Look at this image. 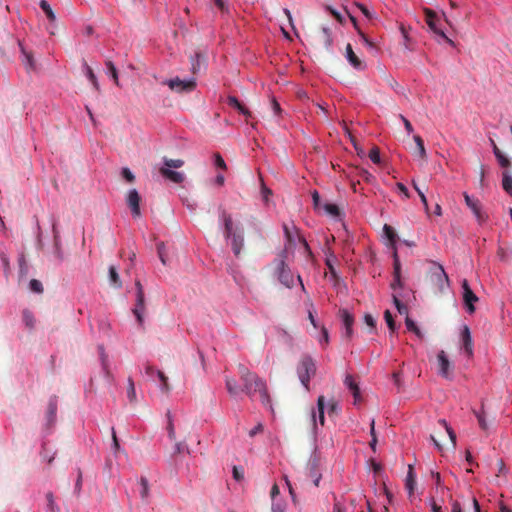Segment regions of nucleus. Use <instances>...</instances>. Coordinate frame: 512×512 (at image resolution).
Instances as JSON below:
<instances>
[{
	"instance_id": "0e129e2a",
	"label": "nucleus",
	"mask_w": 512,
	"mask_h": 512,
	"mask_svg": "<svg viewBox=\"0 0 512 512\" xmlns=\"http://www.w3.org/2000/svg\"><path fill=\"white\" fill-rule=\"evenodd\" d=\"M403 285L402 283V276H394V280L391 284L392 289L401 288Z\"/></svg>"
},
{
	"instance_id": "1a4fd4ad",
	"label": "nucleus",
	"mask_w": 512,
	"mask_h": 512,
	"mask_svg": "<svg viewBox=\"0 0 512 512\" xmlns=\"http://www.w3.org/2000/svg\"><path fill=\"white\" fill-rule=\"evenodd\" d=\"M462 297L466 311L475 312V302L479 301L471 286L466 279L462 280Z\"/></svg>"
},
{
	"instance_id": "a19ab883",
	"label": "nucleus",
	"mask_w": 512,
	"mask_h": 512,
	"mask_svg": "<svg viewBox=\"0 0 512 512\" xmlns=\"http://www.w3.org/2000/svg\"><path fill=\"white\" fill-rule=\"evenodd\" d=\"M413 139L416 144L419 156L425 157L426 149L424 147V140L421 138V136H418V135L414 136Z\"/></svg>"
},
{
	"instance_id": "680f3d73",
	"label": "nucleus",
	"mask_w": 512,
	"mask_h": 512,
	"mask_svg": "<svg viewBox=\"0 0 512 512\" xmlns=\"http://www.w3.org/2000/svg\"><path fill=\"white\" fill-rule=\"evenodd\" d=\"M233 477L236 480H242L244 477L243 469L239 468V466H233Z\"/></svg>"
},
{
	"instance_id": "3c124183",
	"label": "nucleus",
	"mask_w": 512,
	"mask_h": 512,
	"mask_svg": "<svg viewBox=\"0 0 512 512\" xmlns=\"http://www.w3.org/2000/svg\"><path fill=\"white\" fill-rule=\"evenodd\" d=\"M393 257H394V275H402V273H401L402 267H401L400 259H399L396 249H394Z\"/></svg>"
},
{
	"instance_id": "79ce46f5",
	"label": "nucleus",
	"mask_w": 512,
	"mask_h": 512,
	"mask_svg": "<svg viewBox=\"0 0 512 512\" xmlns=\"http://www.w3.org/2000/svg\"><path fill=\"white\" fill-rule=\"evenodd\" d=\"M475 416L478 420V423H479V426L481 427V429H483L484 431H487V429L489 428V424L484 415V411H475Z\"/></svg>"
},
{
	"instance_id": "f8f14e48",
	"label": "nucleus",
	"mask_w": 512,
	"mask_h": 512,
	"mask_svg": "<svg viewBox=\"0 0 512 512\" xmlns=\"http://www.w3.org/2000/svg\"><path fill=\"white\" fill-rule=\"evenodd\" d=\"M127 204L131 210V213L134 217H138L141 215L140 211V201L141 197L137 190H131L127 194L126 198Z\"/></svg>"
},
{
	"instance_id": "4be33fe9",
	"label": "nucleus",
	"mask_w": 512,
	"mask_h": 512,
	"mask_svg": "<svg viewBox=\"0 0 512 512\" xmlns=\"http://www.w3.org/2000/svg\"><path fill=\"white\" fill-rule=\"evenodd\" d=\"M344 384L350 389L355 400H358V398L360 397V389L358 384L355 382L353 376L347 375L344 380Z\"/></svg>"
},
{
	"instance_id": "a18cd8bd",
	"label": "nucleus",
	"mask_w": 512,
	"mask_h": 512,
	"mask_svg": "<svg viewBox=\"0 0 512 512\" xmlns=\"http://www.w3.org/2000/svg\"><path fill=\"white\" fill-rule=\"evenodd\" d=\"M406 326H407L408 330H411L412 332H414L418 337L423 336L422 332L420 331L417 324H415V322L413 320H411V318H409V317H406Z\"/></svg>"
},
{
	"instance_id": "f257e3e1",
	"label": "nucleus",
	"mask_w": 512,
	"mask_h": 512,
	"mask_svg": "<svg viewBox=\"0 0 512 512\" xmlns=\"http://www.w3.org/2000/svg\"><path fill=\"white\" fill-rule=\"evenodd\" d=\"M238 373L242 381L240 387L234 377H226V390L232 397H237L241 391L245 393L250 400L259 398L262 405L269 407L273 411L271 395L268 389V383L257 373L251 372L247 366L239 365Z\"/></svg>"
},
{
	"instance_id": "4468645a",
	"label": "nucleus",
	"mask_w": 512,
	"mask_h": 512,
	"mask_svg": "<svg viewBox=\"0 0 512 512\" xmlns=\"http://www.w3.org/2000/svg\"><path fill=\"white\" fill-rule=\"evenodd\" d=\"M438 366L440 376L444 378L452 377V365L444 351H440L438 354Z\"/></svg>"
},
{
	"instance_id": "bf43d9fd",
	"label": "nucleus",
	"mask_w": 512,
	"mask_h": 512,
	"mask_svg": "<svg viewBox=\"0 0 512 512\" xmlns=\"http://www.w3.org/2000/svg\"><path fill=\"white\" fill-rule=\"evenodd\" d=\"M46 500L48 502V508L49 510L51 511H54L55 510V507H56V504L54 502V495L52 492H48L46 493Z\"/></svg>"
},
{
	"instance_id": "5fc2aeb1",
	"label": "nucleus",
	"mask_w": 512,
	"mask_h": 512,
	"mask_svg": "<svg viewBox=\"0 0 512 512\" xmlns=\"http://www.w3.org/2000/svg\"><path fill=\"white\" fill-rule=\"evenodd\" d=\"M214 160H215L216 167L223 168V169L227 168V164H226L224 158L221 156V154H219V153L214 154Z\"/></svg>"
},
{
	"instance_id": "9d476101",
	"label": "nucleus",
	"mask_w": 512,
	"mask_h": 512,
	"mask_svg": "<svg viewBox=\"0 0 512 512\" xmlns=\"http://www.w3.org/2000/svg\"><path fill=\"white\" fill-rule=\"evenodd\" d=\"M464 200L479 223H483L487 220L488 216L484 211H482V204L479 200H475V198L470 197L467 192H464Z\"/></svg>"
},
{
	"instance_id": "de8ad7c7",
	"label": "nucleus",
	"mask_w": 512,
	"mask_h": 512,
	"mask_svg": "<svg viewBox=\"0 0 512 512\" xmlns=\"http://www.w3.org/2000/svg\"><path fill=\"white\" fill-rule=\"evenodd\" d=\"M324 209L331 216L336 217L340 215V209L336 204H325Z\"/></svg>"
},
{
	"instance_id": "0eeeda50",
	"label": "nucleus",
	"mask_w": 512,
	"mask_h": 512,
	"mask_svg": "<svg viewBox=\"0 0 512 512\" xmlns=\"http://www.w3.org/2000/svg\"><path fill=\"white\" fill-rule=\"evenodd\" d=\"M136 305L133 309V313L140 325L143 324L144 318L143 313L145 311V297H144V288L140 282V280H136Z\"/></svg>"
},
{
	"instance_id": "4c0bfd02",
	"label": "nucleus",
	"mask_w": 512,
	"mask_h": 512,
	"mask_svg": "<svg viewBox=\"0 0 512 512\" xmlns=\"http://www.w3.org/2000/svg\"><path fill=\"white\" fill-rule=\"evenodd\" d=\"M321 40L323 41L324 45L326 48H329L331 43H332V39H331V30L329 29V27H323L322 30H321Z\"/></svg>"
},
{
	"instance_id": "e2e57ef3",
	"label": "nucleus",
	"mask_w": 512,
	"mask_h": 512,
	"mask_svg": "<svg viewBox=\"0 0 512 512\" xmlns=\"http://www.w3.org/2000/svg\"><path fill=\"white\" fill-rule=\"evenodd\" d=\"M359 35H360L363 43L366 44L367 47H369V48H374L375 47L373 42H371V40L368 38V36H366L365 33L361 32V30H359Z\"/></svg>"
},
{
	"instance_id": "72a5a7b5",
	"label": "nucleus",
	"mask_w": 512,
	"mask_h": 512,
	"mask_svg": "<svg viewBox=\"0 0 512 512\" xmlns=\"http://www.w3.org/2000/svg\"><path fill=\"white\" fill-rule=\"evenodd\" d=\"M163 167H167V168H180V167H183L184 165V160L182 159H167V157H164L163 158Z\"/></svg>"
},
{
	"instance_id": "2f4dec72",
	"label": "nucleus",
	"mask_w": 512,
	"mask_h": 512,
	"mask_svg": "<svg viewBox=\"0 0 512 512\" xmlns=\"http://www.w3.org/2000/svg\"><path fill=\"white\" fill-rule=\"evenodd\" d=\"M39 5H40V8L44 11V13L46 14L48 20L50 21H54L56 20V16H55V13L53 11V9H51L49 3L46 1V0H41L39 2Z\"/></svg>"
},
{
	"instance_id": "6ab92c4d",
	"label": "nucleus",
	"mask_w": 512,
	"mask_h": 512,
	"mask_svg": "<svg viewBox=\"0 0 512 512\" xmlns=\"http://www.w3.org/2000/svg\"><path fill=\"white\" fill-rule=\"evenodd\" d=\"M346 58L349 61V63L352 65V67H354L356 69H364L365 65H364L363 61L354 52L353 47L350 43H348L346 45Z\"/></svg>"
},
{
	"instance_id": "2eb2a0df",
	"label": "nucleus",
	"mask_w": 512,
	"mask_h": 512,
	"mask_svg": "<svg viewBox=\"0 0 512 512\" xmlns=\"http://www.w3.org/2000/svg\"><path fill=\"white\" fill-rule=\"evenodd\" d=\"M462 348L467 356H473V339L469 327L464 325L461 332Z\"/></svg>"
},
{
	"instance_id": "09e8293b",
	"label": "nucleus",
	"mask_w": 512,
	"mask_h": 512,
	"mask_svg": "<svg viewBox=\"0 0 512 512\" xmlns=\"http://www.w3.org/2000/svg\"><path fill=\"white\" fill-rule=\"evenodd\" d=\"M384 318L391 332H395L396 324L389 310L384 312Z\"/></svg>"
},
{
	"instance_id": "ddd939ff",
	"label": "nucleus",
	"mask_w": 512,
	"mask_h": 512,
	"mask_svg": "<svg viewBox=\"0 0 512 512\" xmlns=\"http://www.w3.org/2000/svg\"><path fill=\"white\" fill-rule=\"evenodd\" d=\"M338 314L345 329V336L348 337V339H350V337L353 336V323L355 321L354 317L351 314V312L345 310V308L339 310Z\"/></svg>"
},
{
	"instance_id": "393cba45",
	"label": "nucleus",
	"mask_w": 512,
	"mask_h": 512,
	"mask_svg": "<svg viewBox=\"0 0 512 512\" xmlns=\"http://www.w3.org/2000/svg\"><path fill=\"white\" fill-rule=\"evenodd\" d=\"M491 142L493 144V153H494L496 159L498 160L500 166L501 167H509V165L511 164L510 160L507 159L506 156H503L502 152L500 151V149L498 148L496 143H494L493 139H491Z\"/></svg>"
},
{
	"instance_id": "58836bf2",
	"label": "nucleus",
	"mask_w": 512,
	"mask_h": 512,
	"mask_svg": "<svg viewBox=\"0 0 512 512\" xmlns=\"http://www.w3.org/2000/svg\"><path fill=\"white\" fill-rule=\"evenodd\" d=\"M345 132H346L348 138L351 140L357 154H359V155L365 154V150L363 149V147L359 146L355 136H353L352 130L348 129V130H345Z\"/></svg>"
},
{
	"instance_id": "774afa93",
	"label": "nucleus",
	"mask_w": 512,
	"mask_h": 512,
	"mask_svg": "<svg viewBox=\"0 0 512 512\" xmlns=\"http://www.w3.org/2000/svg\"><path fill=\"white\" fill-rule=\"evenodd\" d=\"M272 512H285V506L282 503H273Z\"/></svg>"
},
{
	"instance_id": "69168bd1",
	"label": "nucleus",
	"mask_w": 512,
	"mask_h": 512,
	"mask_svg": "<svg viewBox=\"0 0 512 512\" xmlns=\"http://www.w3.org/2000/svg\"><path fill=\"white\" fill-rule=\"evenodd\" d=\"M396 188L398 191L402 192L406 198H409V196H410L409 190L406 186H404L403 183H397Z\"/></svg>"
},
{
	"instance_id": "f3484780",
	"label": "nucleus",
	"mask_w": 512,
	"mask_h": 512,
	"mask_svg": "<svg viewBox=\"0 0 512 512\" xmlns=\"http://www.w3.org/2000/svg\"><path fill=\"white\" fill-rule=\"evenodd\" d=\"M159 172L163 177L168 178L172 182H175V184H181V182H183L185 179L183 173H180V171L171 170V168L160 167Z\"/></svg>"
},
{
	"instance_id": "338daca9",
	"label": "nucleus",
	"mask_w": 512,
	"mask_h": 512,
	"mask_svg": "<svg viewBox=\"0 0 512 512\" xmlns=\"http://www.w3.org/2000/svg\"><path fill=\"white\" fill-rule=\"evenodd\" d=\"M263 431V424L261 423H258L257 425H255L254 428H252L250 431H249V435L250 436H255L256 433H259V432H262Z\"/></svg>"
},
{
	"instance_id": "49530a36",
	"label": "nucleus",
	"mask_w": 512,
	"mask_h": 512,
	"mask_svg": "<svg viewBox=\"0 0 512 512\" xmlns=\"http://www.w3.org/2000/svg\"><path fill=\"white\" fill-rule=\"evenodd\" d=\"M369 158H371L372 162L375 164L380 163V149L377 146H373L369 152Z\"/></svg>"
},
{
	"instance_id": "39448f33",
	"label": "nucleus",
	"mask_w": 512,
	"mask_h": 512,
	"mask_svg": "<svg viewBox=\"0 0 512 512\" xmlns=\"http://www.w3.org/2000/svg\"><path fill=\"white\" fill-rule=\"evenodd\" d=\"M283 231H284V237L289 246H295V241H296V239H298L299 242L303 245L304 249L306 251H310V248H309L304 236L301 235L297 226H295L294 224H292L291 226L284 224Z\"/></svg>"
},
{
	"instance_id": "c9c22d12",
	"label": "nucleus",
	"mask_w": 512,
	"mask_h": 512,
	"mask_svg": "<svg viewBox=\"0 0 512 512\" xmlns=\"http://www.w3.org/2000/svg\"><path fill=\"white\" fill-rule=\"evenodd\" d=\"M502 186L509 195H512V177L507 171L503 172Z\"/></svg>"
},
{
	"instance_id": "423d86ee",
	"label": "nucleus",
	"mask_w": 512,
	"mask_h": 512,
	"mask_svg": "<svg viewBox=\"0 0 512 512\" xmlns=\"http://www.w3.org/2000/svg\"><path fill=\"white\" fill-rule=\"evenodd\" d=\"M430 280L437 286L440 291L445 289L446 284H448V274H446L443 266L438 263H433L430 267Z\"/></svg>"
},
{
	"instance_id": "412c9836",
	"label": "nucleus",
	"mask_w": 512,
	"mask_h": 512,
	"mask_svg": "<svg viewBox=\"0 0 512 512\" xmlns=\"http://www.w3.org/2000/svg\"><path fill=\"white\" fill-rule=\"evenodd\" d=\"M228 106L233 107V109H237L238 112L242 113L245 116H250L249 109L246 108L245 105L241 104V102L236 98V96H228L227 97Z\"/></svg>"
},
{
	"instance_id": "dca6fc26",
	"label": "nucleus",
	"mask_w": 512,
	"mask_h": 512,
	"mask_svg": "<svg viewBox=\"0 0 512 512\" xmlns=\"http://www.w3.org/2000/svg\"><path fill=\"white\" fill-rule=\"evenodd\" d=\"M19 47L22 53V62L27 70V72H33L37 69V64L34 59L33 53L31 51H27L26 48L22 45V43H19Z\"/></svg>"
},
{
	"instance_id": "4d7b16f0",
	"label": "nucleus",
	"mask_w": 512,
	"mask_h": 512,
	"mask_svg": "<svg viewBox=\"0 0 512 512\" xmlns=\"http://www.w3.org/2000/svg\"><path fill=\"white\" fill-rule=\"evenodd\" d=\"M158 256L163 264H166V256H165V249L166 246L164 243H158Z\"/></svg>"
},
{
	"instance_id": "9b49d317",
	"label": "nucleus",
	"mask_w": 512,
	"mask_h": 512,
	"mask_svg": "<svg viewBox=\"0 0 512 512\" xmlns=\"http://www.w3.org/2000/svg\"><path fill=\"white\" fill-rule=\"evenodd\" d=\"M168 86L170 89H172V91H177V92H183V91H187V92H190V91H193V89H195L196 87V82L195 80H188V81H185V80H181V78H173L172 80H169L167 82Z\"/></svg>"
},
{
	"instance_id": "bb28decb",
	"label": "nucleus",
	"mask_w": 512,
	"mask_h": 512,
	"mask_svg": "<svg viewBox=\"0 0 512 512\" xmlns=\"http://www.w3.org/2000/svg\"><path fill=\"white\" fill-rule=\"evenodd\" d=\"M83 67L85 68V74L88 80L93 84L95 89H99L98 78L93 68H91L89 64L86 63V61L83 62Z\"/></svg>"
},
{
	"instance_id": "e433bc0d",
	"label": "nucleus",
	"mask_w": 512,
	"mask_h": 512,
	"mask_svg": "<svg viewBox=\"0 0 512 512\" xmlns=\"http://www.w3.org/2000/svg\"><path fill=\"white\" fill-rule=\"evenodd\" d=\"M127 397L131 402L136 401L135 383L132 377L128 378Z\"/></svg>"
},
{
	"instance_id": "c756f323",
	"label": "nucleus",
	"mask_w": 512,
	"mask_h": 512,
	"mask_svg": "<svg viewBox=\"0 0 512 512\" xmlns=\"http://www.w3.org/2000/svg\"><path fill=\"white\" fill-rule=\"evenodd\" d=\"M383 231H384V234L387 237L389 243L391 244V246L395 247V242L397 240V234H396L394 228H392L391 225L385 224L383 227Z\"/></svg>"
},
{
	"instance_id": "c85d7f7f",
	"label": "nucleus",
	"mask_w": 512,
	"mask_h": 512,
	"mask_svg": "<svg viewBox=\"0 0 512 512\" xmlns=\"http://www.w3.org/2000/svg\"><path fill=\"white\" fill-rule=\"evenodd\" d=\"M109 279H110L111 283L114 285V287H117V288L122 287L123 283L120 279V276H119L115 266H110V268H109Z\"/></svg>"
},
{
	"instance_id": "b1692460",
	"label": "nucleus",
	"mask_w": 512,
	"mask_h": 512,
	"mask_svg": "<svg viewBox=\"0 0 512 512\" xmlns=\"http://www.w3.org/2000/svg\"><path fill=\"white\" fill-rule=\"evenodd\" d=\"M416 484V479L414 475V466L408 465V473L406 476V488L410 494L414 493V487Z\"/></svg>"
},
{
	"instance_id": "8fccbe9b",
	"label": "nucleus",
	"mask_w": 512,
	"mask_h": 512,
	"mask_svg": "<svg viewBox=\"0 0 512 512\" xmlns=\"http://www.w3.org/2000/svg\"><path fill=\"white\" fill-rule=\"evenodd\" d=\"M393 302H394L398 312L401 313V315H403V313H405L407 315V313H408L407 305L403 304L402 301H400V299L397 296H393Z\"/></svg>"
},
{
	"instance_id": "20e7f679",
	"label": "nucleus",
	"mask_w": 512,
	"mask_h": 512,
	"mask_svg": "<svg viewBox=\"0 0 512 512\" xmlns=\"http://www.w3.org/2000/svg\"><path fill=\"white\" fill-rule=\"evenodd\" d=\"M425 20L427 25L430 27V29L435 33L440 35L444 40L447 41V43L454 44L453 40L449 39L448 36H446L444 30H443V22L442 20L436 15L435 12L431 9H425Z\"/></svg>"
},
{
	"instance_id": "f03ea898",
	"label": "nucleus",
	"mask_w": 512,
	"mask_h": 512,
	"mask_svg": "<svg viewBox=\"0 0 512 512\" xmlns=\"http://www.w3.org/2000/svg\"><path fill=\"white\" fill-rule=\"evenodd\" d=\"M220 220L223 222L225 236L231 239L232 251L236 257H239L244 247V233L240 229L234 228L232 215L228 214L224 208H219Z\"/></svg>"
},
{
	"instance_id": "7c9ffc66",
	"label": "nucleus",
	"mask_w": 512,
	"mask_h": 512,
	"mask_svg": "<svg viewBox=\"0 0 512 512\" xmlns=\"http://www.w3.org/2000/svg\"><path fill=\"white\" fill-rule=\"evenodd\" d=\"M325 397L319 396L317 399V407H318V418L321 425H324L325 421Z\"/></svg>"
},
{
	"instance_id": "f704fd0d",
	"label": "nucleus",
	"mask_w": 512,
	"mask_h": 512,
	"mask_svg": "<svg viewBox=\"0 0 512 512\" xmlns=\"http://www.w3.org/2000/svg\"><path fill=\"white\" fill-rule=\"evenodd\" d=\"M23 322L28 328L33 329L35 326V317H34L33 312H31L29 310H24L23 311Z\"/></svg>"
},
{
	"instance_id": "052dcab7",
	"label": "nucleus",
	"mask_w": 512,
	"mask_h": 512,
	"mask_svg": "<svg viewBox=\"0 0 512 512\" xmlns=\"http://www.w3.org/2000/svg\"><path fill=\"white\" fill-rule=\"evenodd\" d=\"M364 322H365L366 325L369 326V328L374 329L375 326H376V321H375L373 315H371V314H365Z\"/></svg>"
},
{
	"instance_id": "aec40b11",
	"label": "nucleus",
	"mask_w": 512,
	"mask_h": 512,
	"mask_svg": "<svg viewBox=\"0 0 512 512\" xmlns=\"http://www.w3.org/2000/svg\"><path fill=\"white\" fill-rule=\"evenodd\" d=\"M355 500L348 499L343 502H335L333 512H354Z\"/></svg>"
},
{
	"instance_id": "a878e982",
	"label": "nucleus",
	"mask_w": 512,
	"mask_h": 512,
	"mask_svg": "<svg viewBox=\"0 0 512 512\" xmlns=\"http://www.w3.org/2000/svg\"><path fill=\"white\" fill-rule=\"evenodd\" d=\"M157 377L160 381V390L165 393V394H168L169 391H171V386L169 384V379L167 378V376L165 375L164 372H161V370H157Z\"/></svg>"
},
{
	"instance_id": "cd10ccee",
	"label": "nucleus",
	"mask_w": 512,
	"mask_h": 512,
	"mask_svg": "<svg viewBox=\"0 0 512 512\" xmlns=\"http://www.w3.org/2000/svg\"><path fill=\"white\" fill-rule=\"evenodd\" d=\"M105 64H106L107 72L111 76L113 82L117 86H119L120 85V81H119V77H118V71H117L113 61L107 60Z\"/></svg>"
},
{
	"instance_id": "6e6d98bb",
	"label": "nucleus",
	"mask_w": 512,
	"mask_h": 512,
	"mask_svg": "<svg viewBox=\"0 0 512 512\" xmlns=\"http://www.w3.org/2000/svg\"><path fill=\"white\" fill-rule=\"evenodd\" d=\"M286 484H287L288 489H289V494H290V496L292 497V503H293L294 505L299 504V500H298V498H297V495H296V493H295V491H294V489H293V486H292V484H291L290 480H287V479H286Z\"/></svg>"
},
{
	"instance_id": "13d9d810",
	"label": "nucleus",
	"mask_w": 512,
	"mask_h": 512,
	"mask_svg": "<svg viewBox=\"0 0 512 512\" xmlns=\"http://www.w3.org/2000/svg\"><path fill=\"white\" fill-rule=\"evenodd\" d=\"M122 175L126 179V181L133 182L135 181V177L131 172L130 168L124 167L122 170Z\"/></svg>"
},
{
	"instance_id": "37998d69",
	"label": "nucleus",
	"mask_w": 512,
	"mask_h": 512,
	"mask_svg": "<svg viewBox=\"0 0 512 512\" xmlns=\"http://www.w3.org/2000/svg\"><path fill=\"white\" fill-rule=\"evenodd\" d=\"M413 186L415 188V190L417 191L423 205H424V209L426 212L429 211V204H428V199L424 193V191L421 190V188H419V186L417 185V183H415V181H413Z\"/></svg>"
},
{
	"instance_id": "ea45409f",
	"label": "nucleus",
	"mask_w": 512,
	"mask_h": 512,
	"mask_svg": "<svg viewBox=\"0 0 512 512\" xmlns=\"http://www.w3.org/2000/svg\"><path fill=\"white\" fill-rule=\"evenodd\" d=\"M340 409L341 408L339 406L338 401H336L335 399L329 400L328 407H327L328 415H337V414H339Z\"/></svg>"
},
{
	"instance_id": "603ef678",
	"label": "nucleus",
	"mask_w": 512,
	"mask_h": 512,
	"mask_svg": "<svg viewBox=\"0 0 512 512\" xmlns=\"http://www.w3.org/2000/svg\"><path fill=\"white\" fill-rule=\"evenodd\" d=\"M29 287L32 291L38 292L39 294L44 291L41 281L37 279H32L29 283Z\"/></svg>"
},
{
	"instance_id": "5701e85b",
	"label": "nucleus",
	"mask_w": 512,
	"mask_h": 512,
	"mask_svg": "<svg viewBox=\"0 0 512 512\" xmlns=\"http://www.w3.org/2000/svg\"><path fill=\"white\" fill-rule=\"evenodd\" d=\"M57 415V399H51L48 401L47 407V420L48 424H53Z\"/></svg>"
},
{
	"instance_id": "6e6552de",
	"label": "nucleus",
	"mask_w": 512,
	"mask_h": 512,
	"mask_svg": "<svg viewBox=\"0 0 512 512\" xmlns=\"http://www.w3.org/2000/svg\"><path fill=\"white\" fill-rule=\"evenodd\" d=\"M276 274L278 277V280L285 286V287H293L294 285V275L286 264L284 259H280L277 262V268H276Z\"/></svg>"
},
{
	"instance_id": "473e14b6",
	"label": "nucleus",
	"mask_w": 512,
	"mask_h": 512,
	"mask_svg": "<svg viewBox=\"0 0 512 512\" xmlns=\"http://www.w3.org/2000/svg\"><path fill=\"white\" fill-rule=\"evenodd\" d=\"M438 423L442 426L444 431H446L448 437L450 438V440L452 442V446H455L456 435H455L453 428H451L450 425H448L447 421H445V420H439Z\"/></svg>"
},
{
	"instance_id": "a211bd4d",
	"label": "nucleus",
	"mask_w": 512,
	"mask_h": 512,
	"mask_svg": "<svg viewBox=\"0 0 512 512\" xmlns=\"http://www.w3.org/2000/svg\"><path fill=\"white\" fill-rule=\"evenodd\" d=\"M306 476L308 479L312 480L315 486H319L320 480L322 479L321 473L318 471V466L316 461L309 462L306 467Z\"/></svg>"
},
{
	"instance_id": "7ed1b4c3",
	"label": "nucleus",
	"mask_w": 512,
	"mask_h": 512,
	"mask_svg": "<svg viewBox=\"0 0 512 512\" xmlns=\"http://www.w3.org/2000/svg\"><path fill=\"white\" fill-rule=\"evenodd\" d=\"M316 364L315 360L311 358V356H302L298 365H297V373L300 382L304 385L306 390H309V381L311 377L316 374Z\"/></svg>"
},
{
	"instance_id": "c03bdc74",
	"label": "nucleus",
	"mask_w": 512,
	"mask_h": 512,
	"mask_svg": "<svg viewBox=\"0 0 512 512\" xmlns=\"http://www.w3.org/2000/svg\"><path fill=\"white\" fill-rule=\"evenodd\" d=\"M140 485H141V497L143 498V500H145V498L149 497V482H148L147 478H144V476H142L140 479Z\"/></svg>"
},
{
	"instance_id": "864d4df0",
	"label": "nucleus",
	"mask_w": 512,
	"mask_h": 512,
	"mask_svg": "<svg viewBox=\"0 0 512 512\" xmlns=\"http://www.w3.org/2000/svg\"><path fill=\"white\" fill-rule=\"evenodd\" d=\"M168 437L170 439H175L176 438V431H175V428H174V423H173V420L171 418V413H168Z\"/></svg>"
}]
</instances>
